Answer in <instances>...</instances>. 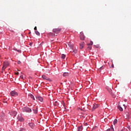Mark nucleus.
Returning a JSON list of instances; mask_svg holds the SVG:
<instances>
[{"label":"nucleus","mask_w":131,"mask_h":131,"mask_svg":"<svg viewBox=\"0 0 131 131\" xmlns=\"http://www.w3.org/2000/svg\"><path fill=\"white\" fill-rule=\"evenodd\" d=\"M23 112H26L27 113H31V112H32V110H31V108L28 107H24L22 108Z\"/></svg>","instance_id":"obj_1"},{"label":"nucleus","mask_w":131,"mask_h":131,"mask_svg":"<svg viewBox=\"0 0 131 131\" xmlns=\"http://www.w3.org/2000/svg\"><path fill=\"white\" fill-rule=\"evenodd\" d=\"M9 66V62L5 61L3 64V67H2V71H4Z\"/></svg>","instance_id":"obj_2"},{"label":"nucleus","mask_w":131,"mask_h":131,"mask_svg":"<svg viewBox=\"0 0 131 131\" xmlns=\"http://www.w3.org/2000/svg\"><path fill=\"white\" fill-rule=\"evenodd\" d=\"M17 119L18 121H20V122H23V121H24V119L22 117V115L21 114L18 115Z\"/></svg>","instance_id":"obj_3"},{"label":"nucleus","mask_w":131,"mask_h":131,"mask_svg":"<svg viewBox=\"0 0 131 131\" xmlns=\"http://www.w3.org/2000/svg\"><path fill=\"white\" fill-rule=\"evenodd\" d=\"M10 95L12 97H16V96L18 95V94L17 92L15 91H12L10 92Z\"/></svg>","instance_id":"obj_4"},{"label":"nucleus","mask_w":131,"mask_h":131,"mask_svg":"<svg viewBox=\"0 0 131 131\" xmlns=\"http://www.w3.org/2000/svg\"><path fill=\"white\" fill-rule=\"evenodd\" d=\"M61 30H62V29L61 28L53 29V32H54V33H59V32H61Z\"/></svg>","instance_id":"obj_5"},{"label":"nucleus","mask_w":131,"mask_h":131,"mask_svg":"<svg viewBox=\"0 0 131 131\" xmlns=\"http://www.w3.org/2000/svg\"><path fill=\"white\" fill-rule=\"evenodd\" d=\"M10 115H12V116H16V115H17V112L15 111H11L9 112Z\"/></svg>","instance_id":"obj_6"},{"label":"nucleus","mask_w":131,"mask_h":131,"mask_svg":"<svg viewBox=\"0 0 131 131\" xmlns=\"http://www.w3.org/2000/svg\"><path fill=\"white\" fill-rule=\"evenodd\" d=\"M80 38L81 40H84V35L82 32L80 33Z\"/></svg>","instance_id":"obj_7"},{"label":"nucleus","mask_w":131,"mask_h":131,"mask_svg":"<svg viewBox=\"0 0 131 131\" xmlns=\"http://www.w3.org/2000/svg\"><path fill=\"white\" fill-rule=\"evenodd\" d=\"M42 78H43L45 80H48V81H51V79H50V78H48V77L46 76V75H42Z\"/></svg>","instance_id":"obj_8"},{"label":"nucleus","mask_w":131,"mask_h":131,"mask_svg":"<svg viewBox=\"0 0 131 131\" xmlns=\"http://www.w3.org/2000/svg\"><path fill=\"white\" fill-rule=\"evenodd\" d=\"M99 104H93V108H92V111H94V110H95V109H97V108H98L99 107Z\"/></svg>","instance_id":"obj_9"},{"label":"nucleus","mask_w":131,"mask_h":131,"mask_svg":"<svg viewBox=\"0 0 131 131\" xmlns=\"http://www.w3.org/2000/svg\"><path fill=\"white\" fill-rule=\"evenodd\" d=\"M69 47L70 48V49H72V50H73V48H74V45L72 44L71 42H69L68 43Z\"/></svg>","instance_id":"obj_10"},{"label":"nucleus","mask_w":131,"mask_h":131,"mask_svg":"<svg viewBox=\"0 0 131 131\" xmlns=\"http://www.w3.org/2000/svg\"><path fill=\"white\" fill-rule=\"evenodd\" d=\"M36 99L38 100V101H40V102H42L43 101V99L40 96L37 97Z\"/></svg>","instance_id":"obj_11"},{"label":"nucleus","mask_w":131,"mask_h":131,"mask_svg":"<svg viewBox=\"0 0 131 131\" xmlns=\"http://www.w3.org/2000/svg\"><path fill=\"white\" fill-rule=\"evenodd\" d=\"M105 131H115L114 130V128H113V125H112V126H111V127L108 129H107Z\"/></svg>","instance_id":"obj_12"},{"label":"nucleus","mask_w":131,"mask_h":131,"mask_svg":"<svg viewBox=\"0 0 131 131\" xmlns=\"http://www.w3.org/2000/svg\"><path fill=\"white\" fill-rule=\"evenodd\" d=\"M83 47H84V42H81L80 43V49H83Z\"/></svg>","instance_id":"obj_13"},{"label":"nucleus","mask_w":131,"mask_h":131,"mask_svg":"<svg viewBox=\"0 0 131 131\" xmlns=\"http://www.w3.org/2000/svg\"><path fill=\"white\" fill-rule=\"evenodd\" d=\"M29 125L31 128H33L34 126H35V125H34V123H29Z\"/></svg>","instance_id":"obj_14"},{"label":"nucleus","mask_w":131,"mask_h":131,"mask_svg":"<svg viewBox=\"0 0 131 131\" xmlns=\"http://www.w3.org/2000/svg\"><path fill=\"white\" fill-rule=\"evenodd\" d=\"M76 53H77V49H74L72 51V54H73V55H75V54H76Z\"/></svg>","instance_id":"obj_15"},{"label":"nucleus","mask_w":131,"mask_h":131,"mask_svg":"<svg viewBox=\"0 0 131 131\" xmlns=\"http://www.w3.org/2000/svg\"><path fill=\"white\" fill-rule=\"evenodd\" d=\"M69 75V73L67 72H65L63 74V76L66 77V76H68Z\"/></svg>","instance_id":"obj_16"},{"label":"nucleus","mask_w":131,"mask_h":131,"mask_svg":"<svg viewBox=\"0 0 131 131\" xmlns=\"http://www.w3.org/2000/svg\"><path fill=\"white\" fill-rule=\"evenodd\" d=\"M118 108L120 111H123V109L122 107H121V106H120V105H118Z\"/></svg>","instance_id":"obj_17"},{"label":"nucleus","mask_w":131,"mask_h":131,"mask_svg":"<svg viewBox=\"0 0 131 131\" xmlns=\"http://www.w3.org/2000/svg\"><path fill=\"white\" fill-rule=\"evenodd\" d=\"M30 98H31V99H33V100H34V101L35 100V98H34V96L33 95H32V94L30 95Z\"/></svg>","instance_id":"obj_18"},{"label":"nucleus","mask_w":131,"mask_h":131,"mask_svg":"<svg viewBox=\"0 0 131 131\" xmlns=\"http://www.w3.org/2000/svg\"><path fill=\"white\" fill-rule=\"evenodd\" d=\"M82 126H80L78 127V131L82 130Z\"/></svg>","instance_id":"obj_19"},{"label":"nucleus","mask_w":131,"mask_h":131,"mask_svg":"<svg viewBox=\"0 0 131 131\" xmlns=\"http://www.w3.org/2000/svg\"><path fill=\"white\" fill-rule=\"evenodd\" d=\"M33 112H34V113H35V114H37V108H36L34 109Z\"/></svg>","instance_id":"obj_20"},{"label":"nucleus","mask_w":131,"mask_h":131,"mask_svg":"<svg viewBox=\"0 0 131 131\" xmlns=\"http://www.w3.org/2000/svg\"><path fill=\"white\" fill-rule=\"evenodd\" d=\"M35 34H36V35H38V36L40 35V33H39V32L37 31H35Z\"/></svg>","instance_id":"obj_21"},{"label":"nucleus","mask_w":131,"mask_h":131,"mask_svg":"<svg viewBox=\"0 0 131 131\" xmlns=\"http://www.w3.org/2000/svg\"><path fill=\"white\" fill-rule=\"evenodd\" d=\"M61 58V59H64L65 58H66V55L64 54H62Z\"/></svg>","instance_id":"obj_22"},{"label":"nucleus","mask_w":131,"mask_h":131,"mask_svg":"<svg viewBox=\"0 0 131 131\" xmlns=\"http://www.w3.org/2000/svg\"><path fill=\"white\" fill-rule=\"evenodd\" d=\"M116 123H117V119H115L114 121V125H115V124H116Z\"/></svg>","instance_id":"obj_23"},{"label":"nucleus","mask_w":131,"mask_h":131,"mask_svg":"<svg viewBox=\"0 0 131 131\" xmlns=\"http://www.w3.org/2000/svg\"><path fill=\"white\" fill-rule=\"evenodd\" d=\"M88 46H93V41H91L88 44Z\"/></svg>","instance_id":"obj_24"},{"label":"nucleus","mask_w":131,"mask_h":131,"mask_svg":"<svg viewBox=\"0 0 131 131\" xmlns=\"http://www.w3.org/2000/svg\"><path fill=\"white\" fill-rule=\"evenodd\" d=\"M34 30H37V28L36 27H35L34 28Z\"/></svg>","instance_id":"obj_25"},{"label":"nucleus","mask_w":131,"mask_h":131,"mask_svg":"<svg viewBox=\"0 0 131 131\" xmlns=\"http://www.w3.org/2000/svg\"><path fill=\"white\" fill-rule=\"evenodd\" d=\"M20 63H21V61H17V64H20Z\"/></svg>","instance_id":"obj_26"},{"label":"nucleus","mask_w":131,"mask_h":131,"mask_svg":"<svg viewBox=\"0 0 131 131\" xmlns=\"http://www.w3.org/2000/svg\"><path fill=\"white\" fill-rule=\"evenodd\" d=\"M15 74H16V75H19V72H16V73H15Z\"/></svg>","instance_id":"obj_27"},{"label":"nucleus","mask_w":131,"mask_h":131,"mask_svg":"<svg viewBox=\"0 0 131 131\" xmlns=\"http://www.w3.org/2000/svg\"><path fill=\"white\" fill-rule=\"evenodd\" d=\"M17 52H18V53H21V50H17Z\"/></svg>","instance_id":"obj_28"},{"label":"nucleus","mask_w":131,"mask_h":131,"mask_svg":"<svg viewBox=\"0 0 131 131\" xmlns=\"http://www.w3.org/2000/svg\"><path fill=\"white\" fill-rule=\"evenodd\" d=\"M112 68H114V64H112Z\"/></svg>","instance_id":"obj_29"},{"label":"nucleus","mask_w":131,"mask_h":131,"mask_svg":"<svg viewBox=\"0 0 131 131\" xmlns=\"http://www.w3.org/2000/svg\"><path fill=\"white\" fill-rule=\"evenodd\" d=\"M90 50H92V47H88Z\"/></svg>","instance_id":"obj_30"},{"label":"nucleus","mask_w":131,"mask_h":131,"mask_svg":"<svg viewBox=\"0 0 131 131\" xmlns=\"http://www.w3.org/2000/svg\"><path fill=\"white\" fill-rule=\"evenodd\" d=\"M30 46H32V43H30Z\"/></svg>","instance_id":"obj_31"},{"label":"nucleus","mask_w":131,"mask_h":131,"mask_svg":"<svg viewBox=\"0 0 131 131\" xmlns=\"http://www.w3.org/2000/svg\"><path fill=\"white\" fill-rule=\"evenodd\" d=\"M14 51H17V49H14Z\"/></svg>","instance_id":"obj_32"},{"label":"nucleus","mask_w":131,"mask_h":131,"mask_svg":"<svg viewBox=\"0 0 131 131\" xmlns=\"http://www.w3.org/2000/svg\"><path fill=\"white\" fill-rule=\"evenodd\" d=\"M124 102H126V99H125V100H124Z\"/></svg>","instance_id":"obj_33"},{"label":"nucleus","mask_w":131,"mask_h":131,"mask_svg":"<svg viewBox=\"0 0 131 131\" xmlns=\"http://www.w3.org/2000/svg\"><path fill=\"white\" fill-rule=\"evenodd\" d=\"M85 124L86 125L88 124V123H85Z\"/></svg>","instance_id":"obj_34"},{"label":"nucleus","mask_w":131,"mask_h":131,"mask_svg":"<svg viewBox=\"0 0 131 131\" xmlns=\"http://www.w3.org/2000/svg\"><path fill=\"white\" fill-rule=\"evenodd\" d=\"M126 108V106L125 107V108Z\"/></svg>","instance_id":"obj_35"},{"label":"nucleus","mask_w":131,"mask_h":131,"mask_svg":"<svg viewBox=\"0 0 131 131\" xmlns=\"http://www.w3.org/2000/svg\"><path fill=\"white\" fill-rule=\"evenodd\" d=\"M121 131H123V130L122 129Z\"/></svg>","instance_id":"obj_36"},{"label":"nucleus","mask_w":131,"mask_h":131,"mask_svg":"<svg viewBox=\"0 0 131 131\" xmlns=\"http://www.w3.org/2000/svg\"><path fill=\"white\" fill-rule=\"evenodd\" d=\"M29 33H31V32H30Z\"/></svg>","instance_id":"obj_37"}]
</instances>
